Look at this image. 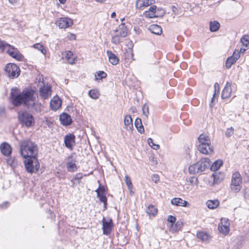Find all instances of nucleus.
Returning a JSON list of instances; mask_svg holds the SVG:
<instances>
[{
    "label": "nucleus",
    "mask_w": 249,
    "mask_h": 249,
    "mask_svg": "<svg viewBox=\"0 0 249 249\" xmlns=\"http://www.w3.org/2000/svg\"><path fill=\"white\" fill-rule=\"evenodd\" d=\"M197 237L202 241H207L209 240L211 236L207 233L204 231H199L196 234Z\"/></svg>",
    "instance_id": "nucleus-29"
},
{
    "label": "nucleus",
    "mask_w": 249,
    "mask_h": 249,
    "mask_svg": "<svg viewBox=\"0 0 249 249\" xmlns=\"http://www.w3.org/2000/svg\"><path fill=\"white\" fill-rule=\"evenodd\" d=\"M242 178L239 172H235L232 174L231 188L235 192L239 191L241 188Z\"/></svg>",
    "instance_id": "nucleus-8"
},
{
    "label": "nucleus",
    "mask_w": 249,
    "mask_h": 249,
    "mask_svg": "<svg viewBox=\"0 0 249 249\" xmlns=\"http://www.w3.org/2000/svg\"><path fill=\"white\" fill-rule=\"evenodd\" d=\"M214 92L213 95V97L212 99V102H213L214 98L215 97L216 95H217L219 93V84L217 83H215L214 85Z\"/></svg>",
    "instance_id": "nucleus-45"
},
{
    "label": "nucleus",
    "mask_w": 249,
    "mask_h": 249,
    "mask_svg": "<svg viewBox=\"0 0 249 249\" xmlns=\"http://www.w3.org/2000/svg\"><path fill=\"white\" fill-rule=\"evenodd\" d=\"M56 24L61 29H65L71 26L73 24L72 19L67 18H62L57 19Z\"/></svg>",
    "instance_id": "nucleus-12"
},
{
    "label": "nucleus",
    "mask_w": 249,
    "mask_h": 249,
    "mask_svg": "<svg viewBox=\"0 0 249 249\" xmlns=\"http://www.w3.org/2000/svg\"><path fill=\"white\" fill-rule=\"evenodd\" d=\"M107 73L103 71H99L95 74V80L102 79L107 77Z\"/></svg>",
    "instance_id": "nucleus-42"
},
{
    "label": "nucleus",
    "mask_w": 249,
    "mask_h": 249,
    "mask_svg": "<svg viewBox=\"0 0 249 249\" xmlns=\"http://www.w3.org/2000/svg\"><path fill=\"white\" fill-rule=\"evenodd\" d=\"M88 94L91 98L95 100L99 98L100 96V92L98 90L96 89H93L89 91Z\"/></svg>",
    "instance_id": "nucleus-35"
},
{
    "label": "nucleus",
    "mask_w": 249,
    "mask_h": 249,
    "mask_svg": "<svg viewBox=\"0 0 249 249\" xmlns=\"http://www.w3.org/2000/svg\"><path fill=\"white\" fill-rule=\"evenodd\" d=\"M116 16V13L115 12H113L112 13L111 15V17L112 18H114Z\"/></svg>",
    "instance_id": "nucleus-60"
},
{
    "label": "nucleus",
    "mask_w": 249,
    "mask_h": 249,
    "mask_svg": "<svg viewBox=\"0 0 249 249\" xmlns=\"http://www.w3.org/2000/svg\"><path fill=\"white\" fill-rule=\"evenodd\" d=\"M114 32L115 34L112 37L111 42L114 44H118L122 42V38L126 36L128 34V30L124 24L120 25L119 28Z\"/></svg>",
    "instance_id": "nucleus-5"
},
{
    "label": "nucleus",
    "mask_w": 249,
    "mask_h": 249,
    "mask_svg": "<svg viewBox=\"0 0 249 249\" xmlns=\"http://www.w3.org/2000/svg\"><path fill=\"white\" fill-rule=\"evenodd\" d=\"M99 187H100V189H99V192L101 194H104L105 189L103 187H101L100 185L99 186Z\"/></svg>",
    "instance_id": "nucleus-57"
},
{
    "label": "nucleus",
    "mask_w": 249,
    "mask_h": 249,
    "mask_svg": "<svg viewBox=\"0 0 249 249\" xmlns=\"http://www.w3.org/2000/svg\"><path fill=\"white\" fill-rule=\"evenodd\" d=\"M102 222L103 234L107 235L109 234L113 226L112 220L110 219L106 220L104 217Z\"/></svg>",
    "instance_id": "nucleus-14"
},
{
    "label": "nucleus",
    "mask_w": 249,
    "mask_h": 249,
    "mask_svg": "<svg viewBox=\"0 0 249 249\" xmlns=\"http://www.w3.org/2000/svg\"><path fill=\"white\" fill-rule=\"evenodd\" d=\"M124 181L128 187V189L130 191V193L132 195H133L134 192L132 191L133 185L131 182V178L128 176L126 175L125 176Z\"/></svg>",
    "instance_id": "nucleus-38"
},
{
    "label": "nucleus",
    "mask_w": 249,
    "mask_h": 249,
    "mask_svg": "<svg viewBox=\"0 0 249 249\" xmlns=\"http://www.w3.org/2000/svg\"><path fill=\"white\" fill-rule=\"evenodd\" d=\"M198 141L199 143L198 145L210 144L211 143V139L209 136L206 134H202L200 135L198 138Z\"/></svg>",
    "instance_id": "nucleus-22"
},
{
    "label": "nucleus",
    "mask_w": 249,
    "mask_h": 249,
    "mask_svg": "<svg viewBox=\"0 0 249 249\" xmlns=\"http://www.w3.org/2000/svg\"><path fill=\"white\" fill-rule=\"evenodd\" d=\"M62 54L65 56L69 63L73 64L75 63V59L73 57V54L71 51H66Z\"/></svg>",
    "instance_id": "nucleus-28"
},
{
    "label": "nucleus",
    "mask_w": 249,
    "mask_h": 249,
    "mask_svg": "<svg viewBox=\"0 0 249 249\" xmlns=\"http://www.w3.org/2000/svg\"><path fill=\"white\" fill-rule=\"evenodd\" d=\"M189 181L190 183L193 185L194 184H195L196 185H197V178L195 177H192L189 179Z\"/></svg>",
    "instance_id": "nucleus-54"
},
{
    "label": "nucleus",
    "mask_w": 249,
    "mask_h": 249,
    "mask_svg": "<svg viewBox=\"0 0 249 249\" xmlns=\"http://www.w3.org/2000/svg\"><path fill=\"white\" fill-rule=\"evenodd\" d=\"M147 214L149 215L155 216L157 213V209L152 205H150L146 211Z\"/></svg>",
    "instance_id": "nucleus-34"
},
{
    "label": "nucleus",
    "mask_w": 249,
    "mask_h": 249,
    "mask_svg": "<svg viewBox=\"0 0 249 249\" xmlns=\"http://www.w3.org/2000/svg\"><path fill=\"white\" fill-rule=\"evenodd\" d=\"M197 148L198 151L203 154H211L213 153V148L211 143L204 145H198Z\"/></svg>",
    "instance_id": "nucleus-17"
},
{
    "label": "nucleus",
    "mask_w": 249,
    "mask_h": 249,
    "mask_svg": "<svg viewBox=\"0 0 249 249\" xmlns=\"http://www.w3.org/2000/svg\"><path fill=\"white\" fill-rule=\"evenodd\" d=\"M59 2L61 3H64L66 1V0H59Z\"/></svg>",
    "instance_id": "nucleus-62"
},
{
    "label": "nucleus",
    "mask_w": 249,
    "mask_h": 249,
    "mask_svg": "<svg viewBox=\"0 0 249 249\" xmlns=\"http://www.w3.org/2000/svg\"><path fill=\"white\" fill-rule=\"evenodd\" d=\"M7 163L13 168L18 165V161L13 157H10L7 159Z\"/></svg>",
    "instance_id": "nucleus-39"
},
{
    "label": "nucleus",
    "mask_w": 249,
    "mask_h": 249,
    "mask_svg": "<svg viewBox=\"0 0 249 249\" xmlns=\"http://www.w3.org/2000/svg\"><path fill=\"white\" fill-rule=\"evenodd\" d=\"M213 182L214 183H218L222 180V178L220 179L217 177V175H216V173L213 174Z\"/></svg>",
    "instance_id": "nucleus-51"
},
{
    "label": "nucleus",
    "mask_w": 249,
    "mask_h": 249,
    "mask_svg": "<svg viewBox=\"0 0 249 249\" xmlns=\"http://www.w3.org/2000/svg\"><path fill=\"white\" fill-rule=\"evenodd\" d=\"M234 129L232 127L228 128L226 131L225 135L227 137H230L233 134Z\"/></svg>",
    "instance_id": "nucleus-48"
},
{
    "label": "nucleus",
    "mask_w": 249,
    "mask_h": 249,
    "mask_svg": "<svg viewBox=\"0 0 249 249\" xmlns=\"http://www.w3.org/2000/svg\"><path fill=\"white\" fill-rule=\"evenodd\" d=\"M75 137L73 134H69L66 135L64 139L65 146L67 148L72 150L75 144Z\"/></svg>",
    "instance_id": "nucleus-13"
},
{
    "label": "nucleus",
    "mask_w": 249,
    "mask_h": 249,
    "mask_svg": "<svg viewBox=\"0 0 249 249\" xmlns=\"http://www.w3.org/2000/svg\"><path fill=\"white\" fill-rule=\"evenodd\" d=\"M107 54L109 62L113 65H116L119 62V59L116 55L110 51H107Z\"/></svg>",
    "instance_id": "nucleus-23"
},
{
    "label": "nucleus",
    "mask_w": 249,
    "mask_h": 249,
    "mask_svg": "<svg viewBox=\"0 0 249 249\" xmlns=\"http://www.w3.org/2000/svg\"><path fill=\"white\" fill-rule=\"evenodd\" d=\"M143 114L146 117H148L149 114L148 107L146 104H144L142 107Z\"/></svg>",
    "instance_id": "nucleus-47"
},
{
    "label": "nucleus",
    "mask_w": 249,
    "mask_h": 249,
    "mask_svg": "<svg viewBox=\"0 0 249 249\" xmlns=\"http://www.w3.org/2000/svg\"><path fill=\"white\" fill-rule=\"evenodd\" d=\"M83 178V175L81 173H77L73 178V180H80Z\"/></svg>",
    "instance_id": "nucleus-53"
},
{
    "label": "nucleus",
    "mask_w": 249,
    "mask_h": 249,
    "mask_svg": "<svg viewBox=\"0 0 249 249\" xmlns=\"http://www.w3.org/2000/svg\"><path fill=\"white\" fill-rule=\"evenodd\" d=\"M171 9H172V11L173 13H174V14L175 15H177V14H178V9H177V8L175 6H172L171 7Z\"/></svg>",
    "instance_id": "nucleus-56"
},
{
    "label": "nucleus",
    "mask_w": 249,
    "mask_h": 249,
    "mask_svg": "<svg viewBox=\"0 0 249 249\" xmlns=\"http://www.w3.org/2000/svg\"><path fill=\"white\" fill-rule=\"evenodd\" d=\"M0 49L2 52L5 51L12 57L18 60H21L23 57V55L19 52L17 49L0 40Z\"/></svg>",
    "instance_id": "nucleus-4"
},
{
    "label": "nucleus",
    "mask_w": 249,
    "mask_h": 249,
    "mask_svg": "<svg viewBox=\"0 0 249 249\" xmlns=\"http://www.w3.org/2000/svg\"><path fill=\"white\" fill-rule=\"evenodd\" d=\"M55 176L58 178H59V173L58 172H57L56 174H55Z\"/></svg>",
    "instance_id": "nucleus-63"
},
{
    "label": "nucleus",
    "mask_w": 249,
    "mask_h": 249,
    "mask_svg": "<svg viewBox=\"0 0 249 249\" xmlns=\"http://www.w3.org/2000/svg\"><path fill=\"white\" fill-rule=\"evenodd\" d=\"M241 42L244 46H248L249 44V36L245 35L241 38Z\"/></svg>",
    "instance_id": "nucleus-44"
},
{
    "label": "nucleus",
    "mask_w": 249,
    "mask_h": 249,
    "mask_svg": "<svg viewBox=\"0 0 249 249\" xmlns=\"http://www.w3.org/2000/svg\"><path fill=\"white\" fill-rule=\"evenodd\" d=\"M62 102L58 96H54L51 100L50 107L53 110H56L61 106Z\"/></svg>",
    "instance_id": "nucleus-18"
},
{
    "label": "nucleus",
    "mask_w": 249,
    "mask_h": 249,
    "mask_svg": "<svg viewBox=\"0 0 249 249\" xmlns=\"http://www.w3.org/2000/svg\"><path fill=\"white\" fill-rule=\"evenodd\" d=\"M34 47L35 48L40 51L41 52V53H43V54H44V55L46 54V51L44 49L43 46L42 44H41L40 43H36L34 45Z\"/></svg>",
    "instance_id": "nucleus-41"
},
{
    "label": "nucleus",
    "mask_w": 249,
    "mask_h": 249,
    "mask_svg": "<svg viewBox=\"0 0 249 249\" xmlns=\"http://www.w3.org/2000/svg\"><path fill=\"white\" fill-rule=\"evenodd\" d=\"M148 142L149 144L151 146L152 148L155 150L159 149L160 148V145L154 143L153 140L151 138L148 139Z\"/></svg>",
    "instance_id": "nucleus-46"
},
{
    "label": "nucleus",
    "mask_w": 249,
    "mask_h": 249,
    "mask_svg": "<svg viewBox=\"0 0 249 249\" xmlns=\"http://www.w3.org/2000/svg\"><path fill=\"white\" fill-rule=\"evenodd\" d=\"M122 21L124 20V18H123V19H121Z\"/></svg>",
    "instance_id": "nucleus-64"
},
{
    "label": "nucleus",
    "mask_w": 249,
    "mask_h": 249,
    "mask_svg": "<svg viewBox=\"0 0 249 249\" xmlns=\"http://www.w3.org/2000/svg\"><path fill=\"white\" fill-rule=\"evenodd\" d=\"M182 224L177 222L176 223H174L173 224H171L169 227V230L170 231L172 232H176L179 230L181 228Z\"/></svg>",
    "instance_id": "nucleus-37"
},
{
    "label": "nucleus",
    "mask_w": 249,
    "mask_h": 249,
    "mask_svg": "<svg viewBox=\"0 0 249 249\" xmlns=\"http://www.w3.org/2000/svg\"><path fill=\"white\" fill-rule=\"evenodd\" d=\"M96 1L100 3L104 2L106 0H95Z\"/></svg>",
    "instance_id": "nucleus-61"
},
{
    "label": "nucleus",
    "mask_w": 249,
    "mask_h": 249,
    "mask_svg": "<svg viewBox=\"0 0 249 249\" xmlns=\"http://www.w3.org/2000/svg\"><path fill=\"white\" fill-rule=\"evenodd\" d=\"M5 71L8 76L12 79L17 77L19 75V69L15 64H8L6 65Z\"/></svg>",
    "instance_id": "nucleus-9"
},
{
    "label": "nucleus",
    "mask_w": 249,
    "mask_h": 249,
    "mask_svg": "<svg viewBox=\"0 0 249 249\" xmlns=\"http://www.w3.org/2000/svg\"><path fill=\"white\" fill-rule=\"evenodd\" d=\"M68 37L71 40H73L76 39V36L73 34L69 33Z\"/></svg>",
    "instance_id": "nucleus-55"
},
{
    "label": "nucleus",
    "mask_w": 249,
    "mask_h": 249,
    "mask_svg": "<svg viewBox=\"0 0 249 249\" xmlns=\"http://www.w3.org/2000/svg\"><path fill=\"white\" fill-rule=\"evenodd\" d=\"M76 160L73 158L72 155H71L67 159L66 166L68 171L71 172H74L77 169L76 165Z\"/></svg>",
    "instance_id": "nucleus-15"
},
{
    "label": "nucleus",
    "mask_w": 249,
    "mask_h": 249,
    "mask_svg": "<svg viewBox=\"0 0 249 249\" xmlns=\"http://www.w3.org/2000/svg\"><path fill=\"white\" fill-rule=\"evenodd\" d=\"M59 120L64 125H70L72 122L71 116L66 113H63L60 115Z\"/></svg>",
    "instance_id": "nucleus-20"
},
{
    "label": "nucleus",
    "mask_w": 249,
    "mask_h": 249,
    "mask_svg": "<svg viewBox=\"0 0 249 249\" xmlns=\"http://www.w3.org/2000/svg\"><path fill=\"white\" fill-rule=\"evenodd\" d=\"M149 31L152 34L160 35L162 33L161 27L157 24L151 25L148 28Z\"/></svg>",
    "instance_id": "nucleus-27"
},
{
    "label": "nucleus",
    "mask_w": 249,
    "mask_h": 249,
    "mask_svg": "<svg viewBox=\"0 0 249 249\" xmlns=\"http://www.w3.org/2000/svg\"><path fill=\"white\" fill-rule=\"evenodd\" d=\"M35 90L31 89H24L21 92L17 88H13L11 91L12 102L15 106H18L23 104L29 109L33 111H41L42 105L35 101Z\"/></svg>",
    "instance_id": "nucleus-1"
},
{
    "label": "nucleus",
    "mask_w": 249,
    "mask_h": 249,
    "mask_svg": "<svg viewBox=\"0 0 249 249\" xmlns=\"http://www.w3.org/2000/svg\"><path fill=\"white\" fill-rule=\"evenodd\" d=\"M231 56L237 61L240 58V52L238 50H235Z\"/></svg>",
    "instance_id": "nucleus-49"
},
{
    "label": "nucleus",
    "mask_w": 249,
    "mask_h": 249,
    "mask_svg": "<svg viewBox=\"0 0 249 249\" xmlns=\"http://www.w3.org/2000/svg\"><path fill=\"white\" fill-rule=\"evenodd\" d=\"M246 51V49H244V48H241L240 49L239 51V52H240V53H243L245 51Z\"/></svg>",
    "instance_id": "nucleus-59"
},
{
    "label": "nucleus",
    "mask_w": 249,
    "mask_h": 249,
    "mask_svg": "<svg viewBox=\"0 0 249 249\" xmlns=\"http://www.w3.org/2000/svg\"><path fill=\"white\" fill-rule=\"evenodd\" d=\"M124 124L125 128L128 131H132L133 128V120L131 116L126 115L124 117Z\"/></svg>",
    "instance_id": "nucleus-21"
},
{
    "label": "nucleus",
    "mask_w": 249,
    "mask_h": 249,
    "mask_svg": "<svg viewBox=\"0 0 249 249\" xmlns=\"http://www.w3.org/2000/svg\"><path fill=\"white\" fill-rule=\"evenodd\" d=\"M156 5H152L149 7L148 10L143 13V15L147 18H156Z\"/></svg>",
    "instance_id": "nucleus-25"
},
{
    "label": "nucleus",
    "mask_w": 249,
    "mask_h": 249,
    "mask_svg": "<svg viewBox=\"0 0 249 249\" xmlns=\"http://www.w3.org/2000/svg\"><path fill=\"white\" fill-rule=\"evenodd\" d=\"M135 125L136 127L137 128L138 131L141 133H142L144 132V128L142 124L141 119L137 118L135 121Z\"/></svg>",
    "instance_id": "nucleus-32"
},
{
    "label": "nucleus",
    "mask_w": 249,
    "mask_h": 249,
    "mask_svg": "<svg viewBox=\"0 0 249 249\" xmlns=\"http://www.w3.org/2000/svg\"><path fill=\"white\" fill-rule=\"evenodd\" d=\"M165 14V11L162 8H157L156 9V18L162 17Z\"/></svg>",
    "instance_id": "nucleus-43"
},
{
    "label": "nucleus",
    "mask_w": 249,
    "mask_h": 249,
    "mask_svg": "<svg viewBox=\"0 0 249 249\" xmlns=\"http://www.w3.org/2000/svg\"><path fill=\"white\" fill-rule=\"evenodd\" d=\"M0 149L2 154L6 156H9L12 152V148L10 145L6 142H3L1 144Z\"/></svg>",
    "instance_id": "nucleus-24"
},
{
    "label": "nucleus",
    "mask_w": 249,
    "mask_h": 249,
    "mask_svg": "<svg viewBox=\"0 0 249 249\" xmlns=\"http://www.w3.org/2000/svg\"><path fill=\"white\" fill-rule=\"evenodd\" d=\"M232 92L231 83L227 82L222 92L221 97L223 99H227L231 96Z\"/></svg>",
    "instance_id": "nucleus-19"
},
{
    "label": "nucleus",
    "mask_w": 249,
    "mask_h": 249,
    "mask_svg": "<svg viewBox=\"0 0 249 249\" xmlns=\"http://www.w3.org/2000/svg\"><path fill=\"white\" fill-rule=\"evenodd\" d=\"M210 165V160L207 158H202L197 162L189 167V172L190 174H199L205 171Z\"/></svg>",
    "instance_id": "nucleus-3"
},
{
    "label": "nucleus",
    "mask_w": 249,
    "mask_h": 249,
    "mask_svg": "<svg viewBox=\"0 0 249 249\" xmlns=\"http://www.w3.org/2000/svg\"><path fill=\"white\" fill-rule=\"evenodd\" d=\"M10 3L14 4L17 3V0H8Z\"/></svg>",
    "instance_id": "nucleus-58"
},
{
    "label": "nucleus",
    "mask_w": 249,
    "mask_h": 249,
    "mask_svg": "<svg viewBox=\"0 0 249 249\" xmlns=\"http://www.w3.org/2000/svg\"><path fill=\"white\" fill-rule=\"evenodd\" d=\"M176 220V217L171 215H169L167 218V221L169 222H170L171 224L175 223Z\"/></svg>",
    "instance_id": "nucleus-52"
},
{
    "label": "nucleus",
    "mask_w": 249,
    "mask_h": 249,
    "mask_svg": "<svg viewBox=\"0 0 249 249\" xmlns=\"http://www.w3.org/2000/svg\"><path fill=\"white\" fill-rule=\"evenodd\" d=\"M151 178L152 180L156 183H158L160 180L159 177L157 174L152 175L151 176Z\"/></svg>",
    "instance_id": "nucleus-50"
},
{
    "label": "nucleus",
    "mask_w": 249,
    "mask_h": 249,
    "mask_svg": "<svg viewBox=\"0 0 249 249\" xmlns=\"http://www.w3.org/2000/svg\"><path fill=\"white\" fill-rule=\"evenodd\" d=\"M40 97L45 100L50 98L52 95V87L48 84L45 85L43 84L41 85L39 90Z\"/></svg>",
    "instance_id": "nucleus-10"
},
{
    "label": "nucleus",
    "mask_w": 249,
    "mask_h": 249,
    "mask_svg": "<svg viewBox=\"0 0 249 249\" xmlns=\"http://www.w3.org/2000/svg\"><path fill=\"white\" fill-rule=\"evenodd\" d=\"M24 163L26 170L30 173L36 172L40 167L36 157L25 159Z\"/></svg>",
    "instance_id": "nucleus-6"
},
{
    "label": "nucleus",
    "mask_w": 249,
    "mask_h": 249,
    "mask_svg": "<svg viewBox=\"0 0 249 249\" xmlns=\"http://www.w3.org/2000/svg\"><path fill=\"white\" fill-rule=\"evenodd\" d=\"M223 164V162L221 160H217L215 161L211 167V170L213 171L218 170Z\"/></svg>",
    "instance_id": "nucleus-33"
},
{
    "label": "nucleus",
    "mask_w": 249,
    "mask_h": 249,
    "mask_svg": "<svg viewBox=\"0 0 249 249\" xmlns=\"http://www.w3.org/2000/svg\"><path fill=\"white\" fill-rule=\"evenodd\" d=\"M218 230L220 233L227 235L230 231V222L228 219L222 218L218 225Z\"/></svg>",
    "instance_id": "nucleus-11"
},
{
    "label": "nucleus",
    "mask_w": 249,
    "mask_h": 249,
    "mask_svg": "<svg viewBox=\"0 0 249 249\" xmlns=\"http://www.w3.org/2000/svg\"><path fill=\"white\" fill-rule=\"evenodd\" d=\"M100 187H99L96 190L95 192L97 193V197L99 198L100 200L103 202L104 206L106 208L107 205V198L105 194H101L99 192V189Z\"/></svg>",
    "instance_id": "nucleus-31"
},
{
    "label": "nucleus",
    "mask_w": 249,
    "mask_h": 249,
    "mask_svg": "<svg viewBox=\"0 0 249 249\" xmlns=\"http://www.w3.org/2000/svg\"><path fill=\"white\" fill-rule=\"evenodd\" d=\"M220 28V24L216 21H211L210 23V30L212 32H216Z\"/></svg>",
    "instance_id": "nucleus-36"
},
{
    "label": "nucleus",
    "mask_w": 249,
    "mask_h": 249,
    "mask_svg": "<svg viewBox=\"0 0 249 249\" xmlns=\"http://www.w3.org/2000/svg\"><path fill=\"white\" fill-rule=\"evenodd\" d=\"M154 2V0H137L135 6L137 9L142 10L144 7L149 6Z\"/></svg>",
    "instance_id": "nucleus-16"
},
{
    "label": "nucleus",
    "mask_w": 249,
    "mask_h": 249,
    "mask_svg": "<svg viewBox=\"0 0 249 249\" xmlns=\"http://www.w3.org/2000/svg\"><path fill=\"white\" fill-rule=\"evenodd\" d=\"M171 203L172 205L182 207H186L188 204L187 201L178 197H175L171 199Z\"/></svg>",
    "instance_id": "nucleus-26"
},
{
    "label": "nucleus",
    "mask_w": 249,
    "mask_h": 249,
    "mask_svg": "<svg viewBox=\"0 0 249 249\" xmlns=\"http://www.w3.org/2000/svg\"><path fill=\"white\" fill-rule=\"evenodd\" d=\"M236 62V60L234 59L231 56L229 57L226 62V67L227 69H229L231 67V65L234 64Z\"/></svg>",
    "instance_id": "nucleus-40"
},
{
    "label": "nucleus",
    "mask_w": 249,
    "mask_h": 249,
    "mask_svg": "<svg viewBox=\"0 0 249 249\" xmlns=\"http://www.w3.org/2000/svg\"><path fill=\"white\" fill-rule=\"evenodd\" d=\"M19 119L26 127H30L34 124L33 116L27 111H23L18 115Z\"/></svg>",
    "instance_id": "nucleus-7"
},
{
    "label": "nucleus",
    "mask_w": 249,
    "mask_h": 249,
    "mask_svg": "<svg viewBox=\"0 0 249 249\" xmlns=\"http://www.w3.org/2000/svg\"><path fill=\"white\" fill-rule=\"evenodd\" d=\"M20 154L24 159L36 157L38 154L37 145L32 141L25 140L19 144Z\"/></svg>",
    "instance_id": "nucleus-2"
},
{
    "label": "nucleus",
    "mask_w": 249,
    "mask_h": 249,
    "mask_svg": "<svg viewBox=\"0 0 249 249\" xmlns=\"http://www.w3.org/2000/svg\"><path fill=\"white\" fill-rule=\"evenodd\" d=\"M207 207L210 209L216 208L219 205L218 200H209L207 201Z\"/></svg>",
    "instance_id": "nucleus-30"
}]
</instances>
